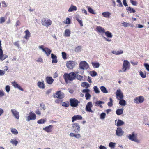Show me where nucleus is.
<instances>
[{
  "label": "nucleus",
  "mask_w": 149,
  "mask_h": 149,
  "mask_svg": "<svg viewBox=\"0 0 149 149\" xmlns=\"http://www.w3.org/2000/svg\"><path fill=\"white\" fill-rule=\"evenodd\" d=\"M76 77V74L73 72H70L69 74L65 73L63 75V78L66 82L68 80L72 81L74 80Z\"/></svg>",
  "instance_id": "nucleus-1"
},
{
  "label": "nucleus",
  "mask_w": 149,
  "mask_h": 149,
  "mask_svg": "<svg viewBox=\"0 0 149 149\" xmlns=\"http://www.w3.org/2000/svg\"><path fill=\"white\" fill-rule=\"evenodd\" d=\"M130 64L127 60H124L122 70L123 72H125L127 70L130 69Z\"/></svg>",
  "instance_id": "nucleus-2"
},
{
  "label": "nucleus",
  "mask_w": 149,
  "mask_h": 149,
  "mask_svg": "<svg viewBox=\"0 0 149 149\" xmlns=\"http://www.w3.org/2000/svg\"><path fill=\"white\" fill-rule=\"evenodd\" d=\"M70 103L71 107H76L80 103V101H78L75 98H70Z\"/></svg>",
  "instance_id": "nucleus-3"
},
{
  "label": "nucleus",
  "mask_w": 149,
  "mask_h": 149,
  "mask_svg": "<svg viewBox=\"0 0 149 149\" xmlns=\"http://www.w3.org/2000/svg\"><path fill=\"white\" fill-rule=\"evenodd\" d=\"M41 23L43 25L48 27L52 24V22L49 19L43 18L42 19Z\"/></svg>",
  "instance_id": "nucleus-4"
},
{
  "label": "nucleus",
  "mask_w": 149,
  "mask_h": 149,
  "mask_svg": "<svg viewBox=\"0 0 149 149\" xmlns=\"http://www.w3.org/2000/svg\"><path fill=\"white\" fill-rule=\"evenodd\" d=\"M137 134L135 133L134 132H133L132 134H130L128 136V139L132 141L135 142H138L139 141L137 139Z\"/></svg>",
  "instance_id": "nucleus-5"
},
{
  "label": "nucleus",
  "mask_w": 149,
  "mask_h": 149,
  "mask_svg": "<svg viewBox=\"0 0 149 149\" xmlns=\"http://www.w3.org/2000/svg\"><path fill=\"white\" fill-rule=\"evenodd\" d=\"M1 42V41L0 40V60L3 61L8 58V56L7 55L3 54Z\"/></svg>",
  "instance_id": "nucleus-6"
},
{
  "label": "nucleus",
  "mask_w": 149,
  "mask_h": 149,
  "mask_svg": "<svg viewBox=\"0 0 149 149\" xmlns=\"http://www.w3.org/2000/svg\"><path fill=\"white\" fill-rule=\"evenodd\" d=\"M72 127L76 133H78L80 131V125L77 123H74L72 124Z\"/></svg>",
  "instance_id": "nucleus-7"
},
{
  "label": "nucleus",
  "mask_w": 149,
  "mask_h": 149,
  "mask_svg": "<svg viewBox=\"0 0 149 149\" xmlns=\"http://www.w3.org/2000/svg\"><path fill=\"white\" fill-rule=\"evenodd\" d=\"M144 100L143 97L142 96H139L138 97H136L134 100V103L136 104L142 103Z\"/></svg>",
  "instance_id": "nucleus-8"
},
{
  "label": "nucleus",
  "mask_w": 149,
  "mask_h": 149,
  "mask_svg": "<svg viewBox=\"0 0 149 149\" xmlns=\"http://www.w3.org/2000/svg\"><path fill=\"white\" fill-rule=\"evenodd\" d=\"M79 67L81 69H86L88 68L89 66L86 61H82L79 63Z\"/></svg>",
  "instance_id": "nucleus-9"
},
{
  "label": "nucleus",
  "mask_w": 149,
  "mask_h": 149,
  "mask_svg": "<svg viewBox=\"0 0 149 149\" xmlns=\"http://www.w3.org/2000/svg\"><path fill=\"white\" fill-rule=\"evenodd\" d=\"M54 97L58 99H62L64 97V94L61 91H57L54 95Z\"/></svg>",
  "instance_id": "nucleus-10"
},
{
  "label": "nucleus",
  "mask_w": 149,
  "mask_h": 149,
  "mask_svg": "<svg viewBox=\"0 0 149 149\" xmlns=\"http://www.w3.org/2000/svg\"><path fill=\"white\" fill-rule=\"evenodd\" d=\"M29 114V115L27 116L26 119V120L28 121H29L31 120H34L36 119V116L34 113L31 111Z\"/></svg>",
  "instance_id": "nucleus-11"
},
{
  "label": "nucleus",
  "mask_w": 149,
  "mask_h": 149,
  "mask_svg": "<svg viewBox=\"0 0 149 149\" xmlns=\"http://www.w3.org/2000/svg\"><path fill=\"white\" fill-rule=\"evenodd\" d=\"M67 67L70 69H72L75 66V63L74 61H70L66 63Z\"/></svg>",
  "instance_id": "nucleus-12"
},
{
  "label": "nucleus",
  "mask_w": 149,
  "mask_h": 149,
  "mask_svg": "<svg viewBox=\"0 0 149 149\" xmlns=\"http://www.w3.org/2000/svg\"><path fill=\"white\" fill-rule=\"evenodd\" d=\"M92 106V102H89L88 103L86 106V111L93 113V111L91 109V107Z\"/></svg>",
  "instance_id": "nucleus-13"
},
{
  "label": "nucleus",
  "mask_w": 149,
  "mask_h": 149,
  "mask_svg": "<svg viewBox=\"0 0 149 149\" xmlns=\"http://www.w3.org/2000/svg\"><path fill=\"white\" fill-rule=\"evenodd\" d=\"M12 113L14 116L17 119H19V113L15 109H13L11 110Z\"/></svg>",
  "instance_id": "nucleus-14"
},
{
  "label": "nucleus",
  "mask_w": 149,
  "mask_h": 149,
  "mask_svg": "<svg viewBox=\"0 0 149 149\" xmlns=\"http://www.w3.org/2000/svg\"><path fill=\"white\" fill-rule=\"evenodd\" d=\"M82 119V117L81 115H74L72 117V122H73L75 121L81 120Z\"/></svg>",
  "instance_id": "nucleus-15"
},
{
  "label": "nucleus",
  "mask_w": 149,
  "mask_h": 149,
  "mask_svg": "<svg viewBox=\"0 0 149 149\" xmlns=\"http://www.w3.org/2000/svg\"><path fill=\"white\" fill-rule=\"evenodd\" d=\"M53 126L52 125L45 127L43 128V129L46 132L49 133L51 132L52 131Z\"/></svg>",
  "instance_id": "nucleus-16"
},
{
  "label": "nucleus",
  "mask_w": 149,
  "mask_h": 149,
  "mask_svg": "<svg viewBox=\"0 0 149 149\" xmlns=\"http://www.w3.org/2000/svg\"><path fill=\"white\" fill-rule=\"evenodd\" d=\"M96 31L101 34L104 33L105 32V30L101 26H98L96 27Z\"/></svg>",
  "instance_id": "nucleus-17"
},
{
  "label": "nucleus",
  "mask_w": 149,
  "mask_h": 149,
  "mask_svg": "<svg viewBox=\"0 0 149 149\" xmlns=\"http://www.w3.org/2000/svg\"><path fill=\"white\" fill-rule=\"evenodd\" d=\"M11 83L12 85L15 88H17L18 89L22 91H24L23 89L22 88L20 85H18L16 82L14 81L12 82Z\"/></svg>",
  "instance_id": "nucleus-18"
},
{
  "label": "nucleus",
  "mask_w": 149,
  "mask_h": 149,
  "mask_svg": "<svg viewBox=\"0 0 149 149\" xmlns=\"http://www.w3.org/2000/svg\"><path fill=\"white\" fill-rule=\"evenodd\" d=\"M117 97L119 100V104L121 105V92L120 90H117L116 93Z\"/></svg>",
  "instance_id": "nucleus-19"
},
{
  "label": "nucleus",
  "mask_w": 149,
  "mask_h": 149,
  "mask_svg": "<svg viewBox=\"0 0 149 149\" xmlns=\"http://www.w3.org/2000/svg\"><path fill=\"white\" fill-rule=\"evenodd\" d=\"M47 82L49 84H52L54 81V80L51 77H47L46 78Z\"/></svg>",
  "instance_id": "nucleus-20"
},
{
  "label": "nucleus",
  "mask_w": 149,
  "mask_h": 149,
  "mask_svg": "<svg viewBox=\"0 0 149 149\" xmlns=\"http://www.w3.org/2000/svg\"><path fill=\"white\" fill-rule=\"evenodd\" d=\"M37 85L38 87L40 88L44 89L45 87V84L43 81L38 82Z\"/></svg>",
  "instance_id": "nucleus-21"
},
{
  "label": "nucleus",
  "mask_w": 149,
  "mask_h": 149,
  "mask_svg": "<svg viewBox=\"0 0 149 149\" xmlns=\"http://www.w3.org/2000/svg\"><path fill=\"white\" fill-rule=\"evenodd\" d=\"M25 35L24 36V38L26 40L29 39L31 36V34L28 30H26L25 31Z\"/></svg>",
  "instance_id": "nucleus-22"
},
{
  "label": "nucleus",
  "mask_w": 149,
  "mask_h": 149,
  "mask_svg": "<svg viewBox=\"0 0 149 149\" xmlns=\"http://www.w3.org/2000/svg\"><path fill=\"white\" fill-rule=\"evenodd\" d=\"M102 14L104 17L107 18H109L111 14L109 12H105L102 13Z\"/></svg>",
  "instance_id": "nucleus-23"
},
{
  "label": "nucleus",
  "mask_w": 149,
  "mask_h": 149,
  "mask_svg": "<svg viewBox=\"0 0 149 149\" xmlns=\"http://www.w3.org/2000/svg\"><path fill=\"white\" fill-rule=\"evenodd\" d=\"M138 72H139V74L142 78H144L146 77V72H143L141 70L139 71Z\"/></svg>",
  "instance_id": "nucleus-24"
},
{
  "label": "nucleus",
  "mask_w": 149,
  "mask_h": 149,
  "mask_svg": "<svg viewBox=\"0 0 149 149\" xmlns=\"http://www.w3.org/2000/svg\"><path fill=\"white\" fill-rule=\"evenodd\" d=\"M77 10V7L74 6L72 5L68 10L69 12H72L73 11H76Z\"/></svg>",
  "instance_id": "nucleus-25"
},
{
  "label": "nucleus",
  "mask_w": 149,
  "mask_h": 149,
  "mask_svg": "<svg viewBox=\"0 0 149 149\" xmlns=\"http://www.w3.org/2000/svg\"><path fill=\"white\" fill-rule=\"evenodd\" d=\"M104 33L105 34V35L107 38H111L113 36L112 33L108 31H105Z\"/></svg>",
  "instance_id": "nucleus-26"
},
{
  "label": "nucleus",
  "mask_w": 149,
  "mask_h": 149,
  "mask_svg": "<svg viewBox=\"0 0 149 149\" xmlns=\"http://www.w3.org/2000/svg\"><path fill=\"white\" fill-rule=\"evenodd\" d=\"M70 30L69 29H66L65 30L64 36L65 37H68L70 36Z\"/></svg>",
  "instance_id": "nucleus-27"
},
{
  "label": "nucleus",
  "mask_w": 149,
  "mask_h": 149,
  "mask_svg": "<svg viewBox=\"0 0 149 149\" xmlns=\"http://www.w3.org/2000/svg\"><path fill=\"white\" fill-rule=\"evenodd\" d=\"M45 51H44L45 52L47 56H49L50 54L52 51L50 50L49 48H45Z\"/></svg>",
  "instance_id": "nucleus-28"
},
{
  "label": "nucleus",
  "mask_w": 149,
  "mask_h": 149,
  "mask_svg": "<svg viewBox=\"0 0 149 149\" xmlns=\"http://www.w3.org/2000/svg\"><path fill=\"white\" fill-rule=\"evenodd\" d=\"M116 134L118 136H120L121 135V128L118 127L117 128L116 131Z\"/></svg>",
  "instance_id": "nucleus-29"
},
{
  "label": "nucleus",
  "mask_w": 149,
  "mask_h": 149,
  "mask_svg": "<svg viewBox=\"0 0 149 149\" xmlns=\"http://www.w3.org/2000/svg\"><path fill=\"white\" fill-rule=\"evenodd\" d=\"M46 120L44 119H41L37 121V123L39 124H43L45 123Z\"/></svg>",
  "instance_id": "nucleus-30"
},
{
  "label": "nucleus",
  "mask_w": 149,
  "mask_h": 149,
  "mask_svg": "<svg viewBox=\"0 0 149 149\" xmlns=\"http://www.w3.org/2000/svg\"><path fill=\"white\" fill-rule=\"evenodd\" d=\"M92 64L94 68H98L100 65L99 63L98 62H92Z\"/></svg>",
  "instance_id": "nucleus-31"
},
{
  "label": "nucleus",
  "mask_w": 149,
  "mask_h": 149,
  "mask_svg": "<svg viewBox=\"0 0 149 149\" xmlns=\"http://www.w3.org/2000/svg\"><path fill=\"white\" fill-rule=\"evenodd\" d=\"M100 89L101 91L104 93H107L108 92L107 91L106 88L104 86H101L100 87Z\"/></svg>",
  "instance_id": "nucleus-32"
},
{
  "label": "nucleus",
  "mask_w": 149,
  "mask_h": 149,
  "mask_svg": "<svg viewBox=\"0 0 149 149\" xmlns=\"http://www.w3.org/2000/svg\"><path fill=\"white\" fill-rule=\"evenodd\" d=\"M126 9L127 10V11L130 12V13H131L132 12L134 13L135 12V11L133 8H132L130 7H127Z\"/></svg>",
  "instance_id": "nucleus-33"
},
{
  "label": "nucleus",
  "mask_w": 149,
  "mask_h": 149,
  "mask_svg": "<svg viewBox=\"0 0 149 149\" xmlns=\"http://www.w3.org/2000/svg\"><path fill=\"white\" fill-rule=\"evenodd\" d=\"M70 105V103L68 101L64 102L62 103V106L63 107H68Z\"/></svg>",
  "instance_id": "nucleus-34"
},
{
  "label": "nucleus",
  "mask_w": 149,
  "mask_h": 149,
  "mask_svg": "<svg viewBox=\"0 0 149 149\" xmlns=\"http://www.w3.org/2000/svg\"><path fill=\"white\" fill-rule=\"evenodd\" d=\"M81 86L83 87H86V88L89 86V84L87 82H83L81 83Z\"/></svg>",
  "instance_id": "nucleus-35"
},
{
  "label": "nucleus",
  "mask_w": 149,
  "mask_h": 149,
  "mask_svg": "<svg viewBox=\"0 0 149 149\" xmlns=\"http://www.w3.org/2000/svg\"><path fill=\"white\" fill-rule=\"evenodd\" d=\"M11 132L12 134L15 135H17L18 134V133L17 130L15 128L12 129L11 130Z\"/></svg>",
  "instance_id": "nucleus-36"
},
{
  "label": "nucleus",
  "mask_w": 149,
  "mask_h": 149,
  "mask_svg": "<svg viewBox=\"0 0 149 149\" xmlns=\"http://www.w3.org/2000/svg\"><path fill=\"white\" fill-rule=\"evenodd\" d=\"M112 52V53H113L115 54H116V55H119L120 54H121V51H116L113 50Z\"/></svg>",
  "instance_id": "nucleus-37"
},
{
  "label": "nucleus",
  "mask_w": 149,
  "mask_h": 149,
  "mask_svg": "<svg viewBox=\"0 0 149 149\" xmlns=\"http://www.w3.org/2000/svg\"><path fill=\"white\" fill-rule=\"evenodd\" d=\"M10 142L13 145H16L18 143V141L16 140L11 139Z\"/></svg>",
  "instance_id": "nucleus-38"
},
{
  "label": "nucleus",
  "mask_w": 149,
  "mask_h": 149,
  "mask_svg": "<svg viewBox=\"0 0 149 149\" xmlns=\"http://www.w3.org/2000/svg\"><path fill=\"white\" fill-rule=\"evenodd\" d=\"M88 10L89 12L91 14H95V13L94 12L93 10L90 7H88Z\"/></svg>",
  "instance_id": "nucleus-39"
},
{
  "label": "nucleus",
  "mask_w": 149,
  "mask_h": 149,
  "mask_svg": "<svg viewBox=\"0 0 149 149\" xmlns=\"http://www.w3.org/2000/svg\"><path fill=\"white\" fill-rule=\"evenodd\" d=\"M93 89L94 91L96 93H100V91L97 86H94L93 87Z\"/></svg>",
  "instance_id": "nucleus-40"
},
{
  "label": "nucleus",
  "mask_w": 149,
  "mask_h": 149,
  "mask_svg": "<svg viewBox=\"0 0 149 149\" xmlns=\"http://www.w3.org/2000/svg\"><path fill=\"white\" fill-rule=\"evenodd\" d=\"M104 103V102L103 101H97L95 102V105H100L103 104Z\"/></svg>",
  "instance_id": "nucleus-41"
},
{
  "label": "nucleus",
  "mask_w": 149,
  "mask_h": 149,
  "mask_svg": "<svg viewBox=\"0 0 149 149\" xmlns=\"http://www.w3.org/2000/svg\"><path fill=\"white\" fill-rule=\"evenodd\" d=\"M85 97L86 100H88L91 97V95L89 93H86L85 94Z\"/></svg>",
  "instance_id": "nucleus-42"
},
{
  "label": "nucleus",
  "mask_w": 149,
  "mask_h": 149,
  "mask_svg": "<svg viewBox=\"0 0 149 149\" xmlns=\"http://www.w3.org/2000/svg\"><path fill=\"white\" fill-rule=\"evenodd\" d=\"M81 47L80 46L77 47L75 49V51L76 52H79L81 51Z\"/></svg>",
  "instance_id": "nucleus-43"
},
{
  "label": "nucleus",
  "mask_w": 149,
  "mask_h": 149,
  "mask_svg": "<svg viewBox=\"0 0 149 149\" xmlns=\"http://www.w3.org/2000/svg\"><path fill=\"white\" fill-rule=\"evenodd\" d=\"M123 97V94L122 93V106H125L126 104V102L125 100L122 99Z\"/></svg>",
  "instance_id": "nucleus-44"
},
{
  "label": "nucleus",
  "mask_w": 149,
  "mask_h": 149,
  "mask_svg": "<svg viewBox=\"0 0 149 149\" xmlns=\"http://www.w3.org/2000/svg\"><path fill=\"white\" fill-rule=\"evenodd\" d=\"M110 102L108 103L107 104L109 106L112 107L113 105V101L111 98H110L109 99Z\"/></svg>",
  "instance_id": "nucleus-45"
},
{
  "label": "nucleus",
  "mask_w": 149,
  "mask_h": 149,
  "mask_svg": "<svg viewBox=\"0 0 149 149\" xmlns=\"http://www.w3.org/2000/svg\"><path fill=\"white\" fill-rule=\"evenodd\" d=\"M62 57L64 59H67L66 54L65 52H62Z\"/></svg>",
  "instance_id": "nucleus-46"
},
{
  "label": "nucleus",
  "mask_w": 149,
  "mask_h": 149,
  "mask_svg": "<svg viewBox=\"0 0 149 149\" xmlns=\"http://www.w3.org/2000/svg\"><path fill=\"white\" fill-rule=\"evenodd\" d=\"M77 78L78 79L81 80L83 79L84 77L83 76H81L80 75H77Z\"/></svg>",
  "instance_id": "nucleus-47"
},
{
  "label": "nucleus",
  "mask_w": 149,
  "mask_h": 149,
  "mask_svg": "<svg viewBox=\"0 0 149 149\" xmlns=\"http://www.w3.org/2000/svg\"><path fill=\"white\" fill-rule=\"evenodd\" d=\"M115 144L116 143H113L112 142H111L109 143V146L110 147H114L115 146Z\"/></svg>",
  "instance_id": "nucleus-48"
},
{
  "label": "nucleus",
  "mask_w": 149,
  "mask_h": 149,
  "mask_svg": "<svg viewBox=\"0 0 149 149\" xmlns=\"http://www.w3.org/2000/svg\"><path fill=\"white\" fill-rule=\"evenodd\" d=\"M90 92V90L89 89H84L82 91V92L83 93H85V94L87 93H88Z\"/></svg>",
  "instance_id": "nucleus-49"
},
{
  "label": "nucleus",
  "mask_w": 149,
  "mask_h": 149,
  "mask_svg": "<svg viewBox=\"0 0 149 149\" xmlns=\"http://www.w3.org/2000/svg\"><path fill=\"white\" fill-rule=\"evenodd\" d=\"M70 22L71 20L69 18L67 17L66 18L65 23L67 24H69L70 23Z\"/></svg>",
  "instance_id": "nucleus-50"
},
{
  "label": "nucleus",
  "mask_w": 149,
  "mask_h": 149,
  "mask_svg": "<svg viewBox=\"0 0 149 149\" xmlns=\"http://www.w3.org/2000/svg\"><path fill=\"white\" fill-rule=\"evenodd\" d=\"M131 3L134 6H136L137 3L136 1H134L133 0H130Z\"/></svg>",
  "instance_id": "nucleus-51"
},
{
  "label": "nucleus",
  "mask_w": 149,
  "mask_h": 149,
  "mask_svg": "<svg viewBox=\"0 0 149 149\" xmlns=\"http://www.w3.org/2000/svg\"><path fill=\"white\" fill-rule=\"evenodd\" d=\"M144 65L146 70L149 72V64L148 63H145Z\"/></svg>",
  "instance_id": "nucleus-52"
},
{
  "label": "nucleus",
  "mask_w": 149,
  "mask_h": 149,
  "mask_svg": "<svg viewBox=\"0 0 149 149\" xmlns=\"http://www.w3.org/2000/svg\"><path fill=\"white\" fill-rule=\"evenodd\" d=\"M106 116V114L104 113H102L100 115V117L101 119H104L105 118Z\"/></svg>",
  "instance_id": "nucleus-53"
},
{
  "label": "nucleus",
  "mask_w": 149,
  "mask_h": 149,
  "mask_svg": "<svg viewBox=\"0 0 149 149\" xmlns=\"http://www.w3.org/2000/svg\"><path fill=\"white\" fill-rule=\"evenodd\" d=\"M116 113L118 115L121 114V109H118L116 111Z\"/></svg>",
  "instance_id": "nucleus-54"
},
{
  "label": "nucleus",
  "mask_w": 149,
  "mask_h": 149,
  "mask_svg": "<svg viewBox=\"0 0 149 149\" xmlns=\"http://www.w3.org/2000/svg\"><path fill=\"white\" fill-rule=\"evenodd\" d=\"M5 21V18L4 17H1L0 18V23H4Z\"/></svg>",
  "instance_id": "nucleus-55"
},
{
  "label": "nucleus",
  "mask_w": 149,
  "mask_h": 149,
  "mask_svg": "<svg viewBox=\"0 0 149 149\" xmlns=\"http://www.w3.org/2000/svg\"><path fill=\"white\" fill-rule=\"evenodd\" d=\"M97 74V72L95 71H92L91 72V76L93 77L95 76Z\"/></svg>",
  "instance_id": "nucleus-56"
},
{
  "label": "nucleus",
  "mask_w": 149,
  "mask_h": 149,
  "mask_svg": "<svg viewBox=\"0 0 149 149\" xmlns=\"http://www.w3.org/2000/svg\"><path fill=\"white\" fill-rule=\"evenodd\" d=\"M76 19L78 21L81 26H83V23L82 20L79 19L78 18H77Z\"/></svg>",
  "instance_id": "nucleus-57"
},
{
  "label": "nucleus",
  "mask_w": 149,
  "mask_h": 149,
  "mask_svg": "<svg viewBox=\"0 0 149 149\" xmlns=\"http://www.w3.org/2000/svg\"><path fill=\"white\" fill-rule=\"evenodd\" d=\"M7 92H8L10 90V88L9 86L7 85L5 88Z\"/></svg>",
  "instance_id": "nucleus-58"
},
{
  "label": "nucleus",
  "mask_w": 149,
  "mask_h": 149,
  "mask_svg": "<svg viewBox=\"0 0 149 149\" xmlns=\"http://www.w3.org/2000/svg\"><path fill=\"white\" fill-rule=\"evenodd\" d=\"M123 26L125 27H127L130 26L129 24L127 23L124 22L122 23Z\"/></svg>",
  "instance_id": "nucleus-59"
},
{
  "label": "nucleus",
  "mask_w": 149,
  "mask_h": 149,
  "mask_svg": "<svg viewBox=\"0 0 149 149\" xmlns=\"http://www.w3.org/2000/svg\"><path fill=\"white\" fill-rule=\"evenodd\" d=\"M40 106L42 108L41 109V110L43 109V110H45V107L44 104L42 103L40 104Z\"/></svg>",
  "instance_id": "nucleus-60"
},
{
  "label": "nucleus",
  "mask_w": 149,
  "mask_h": 149,
  "mask_svg": "<svg viewBox=\"0 0 149 149\" xmlns=\"http://www.w3.org/2000/svg\"><path fill=\"white\" fill-rule=\"evenodd\" d=\"M2 4V6L4 7H6L7 6V5L6 4L5 2L4 1H2L1 2Z\"/></svg>",
  "instance_id": "nucleus-61"
},
{
  "label": "nucleus",
  "mask_w": 149,
  "mask_h": 149,
  "mask_svg": "<svg viewBox=\"0 0 149 149\" xmlns=\"http://www.w3.org/2000/svg\"><path fill=\"white\" fill-rule=\"evenodd\" d=\"M123 4L125 6H128V4L126 2V0H123Z\"/></svg>",
  "instance_id": "nucleus-62"
},
{
  "label": "nucleus",
  "mask_w": 149,
  "mask_h": 149,
  "mask_svg": "<svg viewBox=\"0 0 149 149\" xmlns=\"http://www.w3.org/2000/svg\"><path fill=\"white\" fill-rule=\"evenodd\" d=\"M14 45L15 46L17 47L18 48H19V42L17 41L15 42L14 43Z\"/></svg>",
  "instance_id": "nucleus-63"
},
{
  "label": "nucleus",
  "mask_w": 149,
  "mask_h": 149,
  "mask_svg": "<svg viewBox=\"0 0 149 149\" xmlns=\"http://www.w3.org/2000/svg\"><path fill=\"white\" fill-rule=\"evenodd\" d=\"M131 63L133 65H137L138 62L137 61H131Z\"/></svg>",
  "instance_id": "nucleus-64"
}]
</instances>
